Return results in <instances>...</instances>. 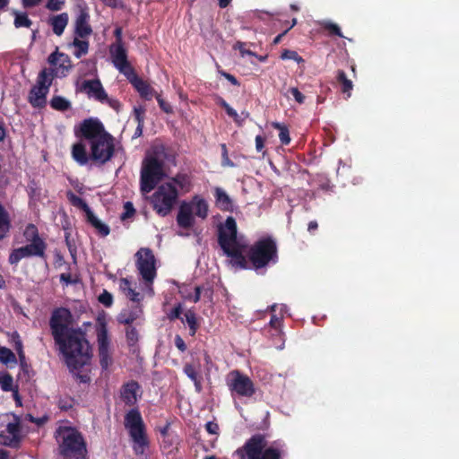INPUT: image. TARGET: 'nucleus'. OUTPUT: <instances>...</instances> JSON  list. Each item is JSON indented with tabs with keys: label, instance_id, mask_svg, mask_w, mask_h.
<instances>
[{
	"label": "nucleus",
	"instance_id": "b1692460",
	"mask_svg": "<svg viewBox=\"0 0 459 459\" xmlns=\"http://www.w3.org/2000/svg\"><path fill=\"white\" fill-rule=\"evenodd\" d=\"M69 17L66 13H62L49 18V24L52 26L53 32L60 36L63 34L68 24Z\"/></svg>",
	"mask_w": 459,
	"mask_h": 459
},
{
	"label": "nucleus",
	"instance_id": "e433bc0d",
	"mask_svg": "<svg viewBox=\"0 0 459 459\" xmlns=\"http://www.w3.org/2000/svg\"><path fill=\"white\" fill-rule=\"evenodd\" d=\"M216 202L217 204L221 206L222 209L227 210L229 204H230V198L226 192L222 191L221 188H216Z\"/></svg>",
	"mask_w": 459,
	"mask_h": 459
},
{
	"label": "nucleus",
	"instance_id": "ddd939ff",
	"mask_svg": "<svg viewBox=\"0 0 459 459\" xmlns=\"http://www.w3.org/2000/svg\"><path fill=\"white\" fill-rule=\"evenodd\" d=\"M231 390L238 394L246 397H251L255 394V387L252 380L238 370L231 371Z\"/></svg>",
	"mask_w": 459,
	"mask_h": 459
},
{
	"label": "nucleus",
	"instance_id": "a211bd4d",
	"mask_svg": "<svg viewBox=\"0 0 459 459\" xmlns=\"http://www.w3.org/2000/svg\"><path fill=\"white\" fill-rule=\"evenodd\" d=\"M126 78L144 99L151 100L157 94L156 91L145 81L139 78L135 73H133Z\"/></svg>",
	"mask_w": 459,
	"mask_h": 459
},
{
	"label": "nucleus",
	"instance_id": "a18cd8bd",
	"mask_svg": "<svg viewBox=\"0 0 459 459\" xmlns=\"http://www.w3.org/2000/svg\"><path fill=\"white\" fill-rule=\"evenodd\" d=\"M125 212L121 214V220L125 221L131 218L134 214V208L131 202H126L124 205Z\"/></svg>",
	"mask_w": 459,
	"mask_h": 459
},
{
	"label": "nucleus",
	"instance_id": "7ed1b4c3",
	"mask_svg": "<svg viewBox=\"0 0 459 459\" xmlns=\"http://www.w3.org/2000/svg\"><path fill=\"white\" fill-rule=\"evenodd\" d=\"M56 438L59 443L60 454L65 458H84L85 443L81 434L74 429L60 427L56 431Z\"/></svg>",
	"mask_w": 459,
	"mask_h": 459
},
{
	"label": "nucleus",
	"instance_id": "9b49d317",
	"mask_svg": "<svg viewBox=\"0 0 459 459\" xmlns=\"http://www.w3.org/2000/svg\"><path fill=\"white\" fill-rule=\"evenodd\" d=\"M137 269L147 284L153 281L156 276L155 258L151 249L141 248L136 253Z\"/></svg>",
	"mask_w": 459,
	"mask_h": 459
},
{
	"label": "nucleus",
	"instance_id": "e2e57ef3",
	"mask_svg": "<svg viewBox=\"0 0 459 459\" xmlns=\"http://www.w3.org/2000/svg\"><path fill=\"white\" fill-rule=\"evenodd\" d=\"M143 113L144 110L142 108H134L135 119L138 124H143Z\"/></svg>",
	"mask_w": 459,
	"mask_h": 459
},
{
	"label": "nucleus",
	"instance_id": "774afa93",
	"mask_svg": "<svg viewBox=\"0 0 459 459\" xmlns=\"http://www.w3.org/2000/svg\"><path fill=\"white\" fill-rule=\"evenodd\" d=\"M114 34L116 36V42L114 44H119V45H123V42H122V29L121 28H117L114 31Z\"/></svg>",
	"mask_w": 459,
	"mask_h": 459
},
{
	"label": "nucleus",
	"instance_id": "c03bdc74",
	"mask_svg": "<svg viewBox=\"0 0 459 459\" xmlns=\"http://www.w3.org/2000/svg\"><path fill=\"white\" fill-rule=\"evenodd\" d=\"M126 339L130 345H134L138 341V333L135 328L128 327L126 329Z\"/></svg>",
	"mask_w": 459,
	"mask_h": 459
},
{
	"label": "nucleus",
	"instance_id": "cd10ccee",
	"mask_svg": "<svg viewBox=\"0 0 459 459\" xmlns=\"http://www.w3.org/2000/svg\"><path fill=\"white\" fill-rule=\"evenodd\" d=\"M53 78V71L45 68L39 73L38 76L37 85L39 87H46V90L48 91L52 83Z\"/></svg>",
	"mask_w": 459,
	"mask_h": 459
},
{
	"label": "nucleus",
	"instance_id": "6e6552de",
	"mask_svg": "<svg viewBox=\"0 0 459 459\" xmlns=\"http://www.w3.org/2000/svg\"><path fill=\"white\" fill-rule=\"evenodd\" d=\"M248 248V240L244 234L238 233L237 222L231 217V266L248 269V262L244 253Z\"/></svg>",
	"mask_w": 459,
	"mask_h": 459
},
{
	"label": "nucleus",
	"instance_id": "3c124183",
	"mask_svg": "<svg viewBox=\"0 0 459 459\" xmlns=\"http://www.w3.org/2000/svg\"><path fill=\"white\" fill-rule=\"evenodd\" d=\"M174 186L175 184L179 186L182 189H186L187 186L189 185L188 178L186 176H178L175 178H173V182H171Z\"/></svg>",
	"mask_w": 459,
	"mask_h": 459
},
{
	"label": "nucleus",
	"instance_id": "338daca9",
	"mask_svg": "<svg viewBox=\"0 0 459 459\" xmlns=\"http://www.w3.org/2000/svg\"><path fill=\"white\" fill-rule=\"evenodd\" d=\"M182 313V308H181V306L178 305V307H176L170 313L169 315V318L172 320V319H175V318H178L180 316Z\"/></svg>",
	"mask_w": 459,
	"mask_h": 459
},
{
	"label": "nucleus",
	"instance_id": "4468645a",
	"mask_svg": "<svg viewBox=\"0 0 459 459\" xmlns=\"http://www.w3.org/2000/svg\"><path fill=\"white\" fill-rule=\"evenodd\" d=\"M81 131L90 143L96 138L101 137L102 134H108L103 125L98 119L93 118L85 119L81 126Z\"/></svg>",
	"mask_w": 459,
	"mask_h": 459
},
{
	"label": "nucleus",
	"instance_id": "a878e982",
	"mask_svg": "<svg viewBox=\"0 0 459 459\" xmlns=\"http://www.w3.org/2000/svg\"><path fill=\"white\" fill-rule=\"evenodd\" d=\"M73 158L81 165H84L89 160L85 146L82 143H75L72 150Z\"/></svg>",
	"mask_w": 459,
	"mask_h": 459
},
{
	"label": "nucleus",
	"instance_id": "603ef678",
	"mask_svg": "<svg viewBox=\"0 0 459 459\" xmlns=\"http://www.w3.org/2000/svg\"><path fill=\"white\" fill-rule=\"evenodd\" d=\"M70 200L74 205L81 207L83 211L89 207L88 204L81 197L72 193L70 194Z\"/></svg>",
	"mask_w": 459,
	"mask_h": 459
},
{
	"label": "nucleus",
	"instance_id": "393cba45",
	"mask_svg": "<svg viewBox=\"0 0 459 459\" xmlns=\"http://www.w3.org/2000/svg\"><path fill=\"white\" fill-rule=\"evenodd\" d=\"M336 81L341 85L342 92L347 94L348 98L351 97V91L353 89V83L350 79H348L344 71H337Z\"/></svg>",
	"mask_w": 459,
	"mask_h": 459
},
{
	"label": "nucleus",
	"instance_id": "37998d69",
	"mask_svg": "<svg viewBox=\"0 0 459 459\" xmlns=\"http://www.w3.org/2000/svg\"><path fill=\"white\" fill-rule=\"evenodd\" d=\"M281 58L283 60L291 59L297 62L303 61L302 57L294 50L284 49L281 55Z\"/></svg>",
	"mask_w": 459,
	"mask_h": 459
},
{
	"label": "nucleus",
	"instance_id": "13d9d810",
	"mask_svg": "<svg viewBox=\"0 0 459 459\" xmlns=\"http://www.w3.org/2000/svg\"><path fill=\"white\" fill-rule=\"evenodd\" d=\"M265 138L262 135L255 136V149L258 152H263L264 148Z\"/></svg>",
	"mask_w": 459,
	"mask_h": 459
},
{
	"label": "nucleus",
	"instance_id": "4be33fe9",
	"mask_svg": "<svg viewBox=\"0 0 459 459\" xmlns=\"http://www.w3.org/2000/svg\"><path fill=\"white\" fill-rule=\"evenodd\" d=\"M48 91L46 87L35 85L30 91L29 101L35 108H41L46 104V97Z\"/></svg>",
	"mask_w": 459,
	"mask_h": 459
},
{
	"label": "nucleus",
	"instance_id": "2f4dec72",
	"mask_svg": "<svg viewBox=\"0 0 459 459\" xmlns=\"http://www.w3.org/2000/svg\"><path fill=\"white\" fill-rule=\"evenodd\" d=\"M50 106L59 111H65L70 108L71 103L61 96H55L50 101Z\"/></svg>",
	"mask_w": 459,
	"mask_h": 459
},
{
	"label": "nucleus",
	"instance_id": "49530a36",
	"mask_svg": "<svg viewBox=\"0 0 459 459\" xmlns=\"http://www.w3.org/2000/svg\"><path fill=\"white\" fill-rule=\"evenodd\" d=\"M99 301L103 304L105 307H110L113 302V297L112 295L108 292L107 290H104L100 296H99Z\"/></svg>",
	"mask_w": 459,
	"mask_h": 459
},
{
	"label": "nucleus",
	"instance_id": "f704fd0d",
	"mask_svg": "<svg viewBox=\"0 0 459 459\" xmlns=\"http://www.w3.org/2000/svg\"><path fill=\"white\" fill-rule=\"evenodd\" d=\"M0 362L7 365L9 363H16L17 359L15 354L10 349L0 346Z\"/></svg>",
	"mask_w": 459,
	"mask_h": 459
},
{
	"label": "nucleus",
	"instance_id": "58836bf2",
	"mask_svg": "<svg viewBox=\"0 0 459 459\" xmlns=\"http://www.w3.org/2000/svg\"><path fill=\"white\" fill-rule=\"evenodd\" d=\"M323 28L325 30H327L329 32V34L332 36L334 35V36H338L340 38H343V35L341 31L340 27L336 23H333L331 22H325L323 23Z\"/></svg>",
	"mask_w": 459,
	"mask_h": 459
},
{
	"label": "nucleus",
	"instance_id": "8fccbe9b",
	"mask_svg": "<svg viewBox=\"0 0 459 459\" xmlns=\"http://www.w3.org/2000/svg\"><path fill=\"white\" fill-rule=\"evenodd\" d=\"M65 4V0H48L47 8L50 11H59Z\"/></svg>",
	"mask_w": 459,
	"mask_h": 459
},
{
	"label": "nucleus",
	"instance_id": "dca6fc26",
	"mask_svg": "<svg viewBox=\"0 0 459 459\" xmlns=\"http://www.w3.org/2000/svg\"><path fill=\"white\" fill-rule=\"evenodd\" d=\"M99 357L102 368L107 369L111 363V358L108 354V332L105 326L98 331Z\"/></svg>",
	"mask_w": 459,
	"mask_h": 459
},
{
	"label": "nucleus",
	"instance_id": "473e14b6",
	"mask_svg": "<svg viewBox=\"0 0 459 459\" xmlns=\"http://www.w3.org/2000/svg\"><path fill=\"white\" fill-rule=\"evenodd\" d=\"M185 374L195 383L196 390L201 391V382L198 378V374L195 368L191 364H186L184 367Z\"/></svg>",
	"mask_w": 459,
	"mask_h": 459
},
{
	"label": "nucleus",
	"instance_id": "412c9836",
	"mask_svg": "<svg viewBox=\"0 0 459 459\" xmlns=\"http://www.w3.org/2000/svg\"><path fill=\"white\" fill-rule=\"evenodd\" d=\"M8 436H2L3 444L11 447H14L19 443L20 424L18 421L9 422L6 426Z\"/></svg>",
	"mask_w": 459,
	"mask_h": 459
},
{
	"label": "nucleus",
	"instance_id": "bf43d9fd",
	"mask_svg": "<svg viewBox=\"0 0 459 459\" xmlns=\"http://www.w3.org/2000/svg\"><path fill=\"white\" fill-rule=\"evenodd\" d=\"M13 340L15 344V350L17 351L18 353H22V351H23L22 350V342L20 336L17 333H14L13 334Z\"/></svg>",
	"mask_w": 459,
	"mask_h": 459
},
{
	"label": "nucleus",
	"instance_id": "9d476101",
	"mask_svg": "<svg viewBox=\"0 0 459 459\" xmlns=\"http://www.w3.org/2000/svg\"><path fill=\"white\" fill-rule=\"evenodd\" d=\"M91 145L90 158L100 164L108 161L115 152L114 138L111 134H102L101 137L96 138Z\"/></svg>",
	"mask_w": 459,
	"mask_h": 459
},
{
	"label": "nucleus",
	"instance_id": "4d7b16f0",
	"mask_svg": "<svg viewBox=\"0 0 459 459\" xmlns=\"http://www.w3.org/2000/svg\"><path fill=\"white\" fill-rule=\"evenodd\" d=\"M282 318L277 316L276 315H273L270 319V325L274 329H279L281 325Z\"/></svg>",
	"mask_w": 459,
	"mask_h": 459
},
{
	"label": "nucleus",
	"instance_id": "bb28decb",
	"mask_svg": "<svg viewBox=\"0 0 459 459\" xmlns=\"http://www.w3.org/2000/svg\"><path fill=\"white\" fill-rule=\"evenodd\" d=\"M119 287H120V290L126 294V296L127 298H129L132 301H139L140 300V299H139L140 293L131 288L130 281L127 279H126V278L121 279Z\"/></svg>",
	"mask_w": 459,
	"mask_h": 459
},
{
	"label": "nucleus",
	"instance_id": "f257e3e1",
	"mask_svg": "<svg viewBox=\"0 0 459 459\" xmlns=\"http://www.w3.org/2000/svg\"><path fill=\"white\" fill-rule=\"evenodd\" d=\"M71 319V312L61 307L53 312L49 325L67 366L78 369L89 363L91 352L85 333L81 329L70 327Z\"/></svg>",
	"mask_w": 459,
	"mask_h": 459
},
{
	"label": "nucleus",
	"instance_id": "052dcab7",
	"mask_svg": "<svg viewBox=\"0 0 459 459\" xmlns=\"http://www.w3.org/2000/svg\"><path fill=\"white\" fill-rule=\"evenodd\" d=\"M296 23H297V19H295V18H294V19L292 20V22H291V25L290 26V28H289V29H287L286 30H284L282 33H281V34L277 35V36L273 39V43L274 45L279 44V43L281 42V40L282 37H283V36L288 32V30H289L290 29H291L293 26H295V25H296Z\"/></svg>",
	"mask_w": 459,
	"mask_h": 459
},
{
	"label": "nucleus",
	"instance_id": "c85d7f7f",
	"mask_svg": "<svg viewBox=\"0 0 459 459\" xmlns=\"http://www.w3.org/2000/svg\"><path fill=\"white\" fill-rule=\"evenodd\" d=\"M10 228L9 215L4 207L0 204V240L4 238Z\"/></svg>",
	"mask_w": 459,
	"mask_h": 459
},
{
	"label": "nucleus",
	"instance_id": "7c9ffc66",
	"mask_svg": "<svg viewBox=\"0 0 459 459\" xmlns=\"http://www.w3.org/2000/svg\"><path fill=\"white\" fill-rule=\"evenodd\" d=\"M273 127L279 130V139L283 145H288L290 143L289 128L279 122H273Z\"/></svg>",
	"mask_w": 459,
	"mask_h": 459
},
{
	"label": "nucleus",
	"instance_id": "2eb2a0df",
	"mask_svg": "<svg viewBox=\"0 0 459 459\" xmlns=\"http://www.w3.org/2000/svg\"><path fill=\"white\" fill-rule=\"evenodd\" d=\"M80 91L85 92L89 98H93L101 102L108 100V95L98 79L83 81L80 86Z\"/></svg>",
	"mask_w": 459,
	"mask_h": 459
},
{
	"label": "nucleus",
	"instance_id": "c756f323",
	"mask_svg": "<svg viewBox=\"0 0 459 459\" xmlns=\"http://www.w3.org/2000/svg\"><path fill=\"white\" fill-rule=\"evenodd\" d=\"M191 206V209L193 208V212L195 215L205 218L207 216V204L204 200L201 199H195L191 204H188Z\"/></svg>",
	"mask_w": 459,
	"mask_h": 459
},
{
	"label": "nucleus",
	"instance_id": "f3484780",
	"mask_svg": "<svg viewBox=\"0 0 459 459\" xmlns=\"http://www.w3.org/2000/svg\"><path fill=\"white\" fill-rule=\"evenodd\" d=\"M90 15L86 8L79 7V13L75 20V34L80 38H86L92 32L89 24Z\"/></svg>",
	"mask_w": 459,
	"mask_h": 459
},
{
	"label": "nucleus",
	"instance_id": "20e7f679",
	"mask_svg": "<svg viewBox=\"0 0 459 459\" xmlns=\"http://www.w3.org/2000/svg\"><path fill=\"white\" fill-rule=\"evenodd\" d=\"M163 148H157L154 155L146 160V164L142 168L141 190L143 193H150L155 185L164 177L163 162L161 154Z\"/></svg>",
	"mask_w": 459,
	"mask_h": 459
},
{
	"label": "nucleus",
	"instance_id": "6ab92c4d",
	"mask_svg": "<svg viewBox=\"0 0 459 459\" xmlns=\"http://www.w3.org/2000/svg\"><path fill=\"white\" fill-rule=\"evenodd\" d=\"M230 216L218 227V241L224 255L230 256Z\"/></svg>",
	"mask_w": 459,
	"mask_h": 459
},
{
	"label": "nucleus",
	"instance_id": "5701e85b",
	"mask_svg": "<svg viewBox=\"0 0 459 459\" xmlns=\"http://www.w3.org/2000/svg\"><path fill=\"white\" fill-rule=\"evenodd\" d=\"M139 387L138 383L135 381H131L123 385L121 398L127 405H133L137 401L136 393Z\"/></svg>",
	"mask_w": 459,
	"mask_h": 459
},
{
	"label": "nucleus",
	"instance_id": "39448f33",
	"mask_svg": "<svg viewBox=\"0 0 459 459\" xmlns=\"http://www.w3.org/2000/svg\"><path fill=\"white\" fill-rule=\"evenodd\" d=\"M266 445L264 435L252 436L244 446L247 459H281V450L274 446L266 447Z\"/></svg>",
	"mask_w": 459,
	"mask_h": 459
},
{
	"label": "nucleus",
	"instance_id": "5fc2aeb1",
	"mask_svg": "<svg viewBox=\"0 0 459 459\" xmlns=\"http://www.w3.org/2000/svg\"><path fill=\"white\" fill-rule=\"evenodd\" d=\"M93 227L98 230L99 233L102 236H107L109 234L108 226L102 223L100 221H99L98 223H96Z\"/></svg>",
	"mask_w": 459,
	"mask_h": 459
},
{
	"label": "nucleus",
	"instance_id": "ea45409f",
	"mask_svg": "<svg viewBox=\"0 0 459 459\" xmlns=\"http://www.w3.org/2000/svg\"><path fill=\"white\" fill-rule=\"evenodd\" d=\"M185 318H186V321L190 328V331H191V335H195V332H196V329H197V324H196V318H195V314L191 311V310H188L186 314H185Z\"/></svg>",
	"mask_w": 459,
	"mask_h": 459
},
{
	"label": "nucleus",
	"instance_id": "f03ea898",
	"mask_svg": "<svg viewBox=\"0 0 459 459\" xmlns=\"http://www.w3.org/2000/svg\"><path fill=\"white\" fill-rule=\"evenodd\" d=\"M249 268L259 270L278 262V247L272 237L255 241L247 250Z\"/></svg>",
	"mask_w": 459,
	"mask_h": 459
},
{
	"label": "nucleus",
	"instance_id": "c9c22d12",
	"mask_svg": "<svg viewBox=\"0 0 459 459\" xmlns=\"http://www.w3.org/2000/svg\"><path fill=\"white\" fill-rule=\"evenodd\" d=\"M138 317L137 311H128V310H123L118 316H117V321L120 324L124 325H130L132 324L136 318Z\"/></svg>",
	"mask_w": 459,
	"mask_h": 459
},
{
	"label": "nucleus",
	"instance_id": "aec40b11",
	"mask_svg": "<svg viewBox=\"0 0 459 459\" xmlns=\"http://www.w3.org/2000/svg\"><path fill=\"white\" fill-rule=\"evenodd\" d=\"M193 208L188 204H182L177 217L178 224L184 229H189L194 224Z\"/></svg>",
	"mask_w": 459,
	"mask_h": 459
},
{
	"label": "nucleus",
	"instance_id": "1a4fd4ad",
	"mask_svg": "<svg viewBox=\"0 0 459 459\" xmlns=\"http://www.w3.org/2000/svg\"><path fill=\"white\" fill-rule=\"evenodd\" d=\"M125 426L129 429L130 436L134 442V450L137 455L143 454L147 440L144 434V425L140 412L131 410L125 418Z\"/></svg>",
	"mask_w": 459,
	"mask_h": 459
},
{
	"label": "nucleus",
	"instance_id": "4c0bfd02",
	"mask_svg": "<svg viewBox=\"0 0 459 459\" xmlns=\"http://www.w3.org/2000/svg\"><path fill=\"white\" fill-rule=\"evenodd\" d=\"M74 46L77 48V50L74 53L77 57H81L82 55H85L88 52V41L80 40L79 39L75 38L74 40Z\"/></svg>",
	"mask_w": 459,
	"mask_h": 459
},
{
	"label": "nucleus",
	"instance_id": "0e129e2a",
	"mask_svg": "<svg viewBox=\"0 0 459 459\" xmlns=\"http://www.w3.org/2000/svg\"><path fill=\"white\" fill-rule=\"evenodd\" d=\"M205 429L210 434H216L219 427L216 423L209 421L205 424Z\"/></svg>",
	"mask_w": 459,
	"mask_h": 459
},
{
	"label": "nucleus",
	"instance_id": "72a5a7b5",
	"mask_svg": "<svg viewBox=\"0 0 459 459\" xmlns=\"http://www.w3.org/2000/svg\"><path fill=\"white\" fill-rule=\"evenodd\" d=\"M14 18V26L16 28L26 27L30 28L32 24V22L29 19L28 15L25 13H20L18 11H13Z\"/></svg>",
	"mask_w": 459,
	"mask_h": 459
},
{
	"label": "nucleus",
	"instance_id": "6e6d98bb",
	"mask_svg": "<svg viewBox=\"0 0 459 459\" xmlns=\"http://www.w3.org/2000/svg\"><path fill=\"white\" fill-rule=\"evenodd\" d=\"M84 212L86 213L87 221L92 226H94L96 223H98V221L100 220L95 216V214L92 212V211L90 209V207H88L86 210H84Z\"/></svg>",
	"mask_w": 459,
	"mask_h": 459
},
{
	"label": "nucleus",
	"instance_id": "69168bd1",
	"mask_svg": "<svg viewBox=\"0 0 459 459\" xmlns=\"http://www.w3.org/2000/svg\"><path fill=\"white\" fill-rule=\"evenodd\" d=\"M42 0H22V5L25 8H30L38 5Z\"/></svg>",
	"mask_w": 459,
	"mask_h": 459
},
{
	"label": "nucleus",
	"instance_id": "de8ad7c7",
	"mask_svg": "<svg viewBox=\"0 0 459 459\" xmlns=\"http://www.w3.org/2000/svg\"><path fill=\"white\" fill-rule=\"evenodd\" d=\"M65 58L66 56L64 54L55 52L48 56V62L53 65H56L59 63L62 65L61 62H63V60H65Z\"/></svg>",
	"mask_w": 459,
	"mask_h": 459
},
{
	"label": "nucleus",
	"instance_id": "423d86ee",
	"mask_svg": "<svg viewBox=\"0 0 459 459\" xmlns=\"http://www.w3.org/2000/svg\"><path fill=\"white\" fill-rule=\"evenodd\" d=\"M178 195V190L171 182L160 185L152 197L153 209L158 214L166 216L176 204Z\"/></svg>",
	"mask_w": 459,
	"mask_h": 459
},
{
	"label": "nucleus",
	"instance_id": "864d4df0",
	"mask_svg": "<svg viewBox=\"0 0 459 459\" xmlns=\"http://www.w3.org/2000/svg\"><path fill=\"white\" fill-rule=\"evenodd\" d=\"M157 100H158V103L160 105V108L165 112V113H171L172 112V108L171 106L167 102L165 101L160 94H156L155 95Z\"/></svg>",
	"mask_w": 459,
	"mask_h": 459
},
{
	"label": "nucleus",
	"instance_id": "680f3d73",
	"mask_svg": "<svg viewBox=\"0 0 459 459\" xmlns=\"http://www.w3.org/2000/svg\"><path fill=\"white\" fill-rule=\"evenodd\" d=\"M175 345L181 351H185L186 350V345L179 335H177L175 338Z\"/></svg>",
	"mask_w": 459,
	"mask_h": 459
},
{
	"label": "nucleus",
	"instance_id": "f8f14e48",
	"mask_svg": "<svg viewBox=\"0 0 459 459\" xmlns=\"http://www.w3.org/2000/svg\"><path fill=\"white\" fill-rule=\"evenodd\" d=\"M112 62L117 69L128 77L134 73V68L127 60V54L124 45L112 44L109 48Z\"/></svg>",
	"mask_w": 459,
	"mask_h": 459
},
{
	"label": "nucleus",
	"instance_id": "a19ab883",
	"mask_svg": "<svg viewBox=\"0 0 459 459\" xmlns=\"http://www.w3.org/2000/svg\"><path fill=\"white\" fill-rule=\"evenodd\" d=\"M248 47V43L247 42H241V41H238L236 42V44L234 45V49H238L239 50V53L241 55V56H255V53L253 52L252 50L249 49Z\"/></svg>",
	"mask_w": 459,
	"mask_h": 459
},
{
	"label": "nucleus",
	"instance_id": "0eeeda50",
	"mask_svg": "<svg viewBox=\"0 0 459 459\" xmlns=\"http://www.w3.org/2000/svg\"><path fill=\"white\" fill-rule=\"evenodd\" d=\"M26 234H31L33 236L32 242L29 245L13 250L8 259L11 264H16L21 259L32 255L40 257L44 256L46 245L38 236L36 227L30 224L27 227Z\"/></svg>",
	"mask_w": 459,
	"mask_h": 459
},
{
	"label": "nucleus",
	"instance_id": "09e8293b",
	"mask_svg": "<svg viewBox=\"0 0 459 459\" xmlns=\"http://www.w3.org/2000/svg\"><path fill=\"white\" fill-rule=\"evenodd\" d=\"M289 92L293 96L299 104H303L305 102V96L299 91L298 88H290Z\"/></svg>",
	"mask_w": 459,
	"mask_h": 459
},
{
	"label": "nucleus",
	"instance_id": "79ce46f5",
	"mask_svg": "<svg viewBox=\"0 0 459 459\" xmlns=\"http://www.w3.org/2000/svg\"><path fill=\"white\" fill-rule=\"evenodd\" d=\"M13 377L6 373L0 377V385L4 391H11L13 389Z\"/></svg>",
	"mask_w": 459,
	"mask_h": 459
}]
</instances>
